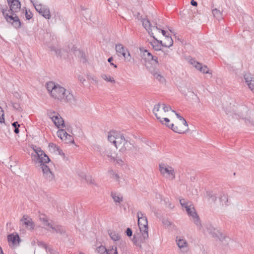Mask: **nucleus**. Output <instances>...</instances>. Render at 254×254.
<instances>
[{
    "mask_svg": "<svg viewBox=\"0 0 254 254\" xmlns=\"http://www.w3.org/2000/svg\"><path fill=\"white\" fill-rule=\"evenodd\" d=\"M57 135L59 137H60L62 140L63 139H64V137H69V140H71L72 139V136L70 134H68L64 129H59L57 131Z\"/></svg>",
    "mask_w": 254,
    "mask_h": 254,
    "instance_id": "nucleus-22",
    "label": "nucleus"
},
{
    "mask_svg": "<svg viewBox=\"0 0 254 254\" xmlns=\"http://www.w3.org/2000/svg\"><path fill=\"white\" fill-rule=\"evenodd\" d=\"M165 39L166 41L164 43V47L170 48L173 45V40L171 36H170V34H168L167 36H166Z\"/></svg>",
    "mask_w": 254,
    "mask_h": 254,
    "instance_id": "nucleus-29",
    "label": "nucleus"
},
{
    "mask_svg": "<svg viewBox=\"0 0 254 254\" xmlns=\"http://www.w3.org/2000/svg\"><path fill=\"white\" fill-rule=\"evenodd\" d=\"M55 150L57 151L60 155L63 156V157H65V154L59 146L56 147Z\"/></svg>",
    "mask_w": 254,
    "mask_h": 254,
    "instance_id": "nucleus-51",
    "label": "nucleus"
},
{
    "mask_svg": "<svg viewBox=\"0 0 254 254\" xmlns=\"http://www.w3.org/2000/svg\"><path fill=\"white\" fill-rule=\"evenodd\" d=\"M160 103H158L157 104H156L154 107V108H153V113L155 115V114H157L156 112H158L159 110V109L160 108Z\"/></svg>",
    "mask_w": 254,
    "mask_h": 254,
    "instance_id": "nucleus-46",
    "label": "nucleus"
},
{
    "mask_svg": "<svg viewBox=\"0 0 254 254\" xmlns=\"http://www.w3.org/2000/svg\"><path fill=\"white\" fill-rule=\"evenodd\" d=\"M207 196L209 199H211L213 201H215L217 199L216 196L212 192H207Z\"/></svg>",
    "mask_w": 254,
    "mask_h": 254,
    "instance_id": "nucleus-43",
    "label": "nucleus"
},
{
    "mask_svg": "<svg viewBox=\"0 0 254 254\" xmlns=\"http://www.w3.org/2000/svg\"><path fill=\"white\" fill-rule=\"evenodd\" d=\"M51 96L56 100L65 102H71L74 100V96L70 91L59 84H57Z\"/></svg>",
    "mask_w": 254,
    "mask_h": 254,
    "instance_id": "nucleus-2",
    "label": "nucleus"
},
{
    "mask_svg": "<svg viewBox=\"0 0 254 254\" xmlns=\"http://www.w3.org/2000/svg\"><path fill=\"white\" fill-rule=\"evenodd\" d=\"M109 235L111 239L114 241H118L121 238L119 234L115 231L109 232Z\"/></svg>",
    "mask_w": 254,
    "mask_h": 254,
    "instance_id": "nucleus-30",
    "label": "nucleus"
},
{
    "mask_svg": "<svg viewBox=\"0 0 254 254\" xmlns=\"http://www.w3.org/2000/svg\"><path fill=\"white\" fill-rule=\"evenodd\" d=\"M51 49L52 51H54L57 55L61 56V50L60 49H56L54 47H51Z\"/></svg>",
    "mask_w": 254,
    "mask_h": 254,
    "instance_id": "nucleus-52",
    "label": "nucleus"
},
{
    "mask_svg": "<svg viewBox=\"0 0 254 254\" xmlns=\"http://www.w3.org/2000/svg\"><path fill=\"white\" fill-rule=\"evenodd\" d=\"M51 229L53 230V232H55L60 234H64L65 232L63 227L60 225H57L55 226H53Z\"/></svg>",
    "mask_w": 254,
    "mask_h": 254,
    "instance_id": "nucleus-25",
    "label": "nucleus"
},
{
    "mask_svg": "<svg viewBox=\"0 0 254 254\" xmlns=\"http://www.w3.org/2000/svg\"><path fill=\"white\" fill-rule=\"evenodd\" d=\"M12 126L14 128V132L16 134H18L19 132V127L20 125L18 124L17 122H14L12 123Z\"/></svg>",
    "mask_w": 254,
    "mask_h": 254,
    "instance_id": "nucleus-40",
    "label": "nucleus"
},
{
    "mask_svg": "<svg viewBox=\"0 0 254 254\" xmlns=\"http://www.w3.org/2000/svg\"><path fill=\"white\" fill-rule=\"evenodd\" d=\"M52 121L55 126H57L58 128H59L60 126L63 127H65L64 120L58 113L56 115V116H55V117H54L52 120Z\"/></svg>",
    "mask_w": 254,
    "mask_h": 254,
    "instance_id": "nucleus-16",
    "label": "nucleus"
},
{
    "mask_svg": "<svg viewBox=\"0 0 254 254\" xmlns=\"http://www.w3.org/2000/svg\"><path fill=\"white\" fill-rule=\"evenodd\" d=\"M118 132L114 130L111 131L108 133V139L110 142H112L114 145L116 144V141L117 137L118 136Z\"/></svg>",
    "mask_w": 254,
    "mask_h": 254,
    "instance_id": "nucleus-20",
    "label": "nucleus"
},
{
    "mask_svg": "<svg viewBox=\"0 0 254 254\" xmlns=\"http://www.w3.org/2000/svg\"><path fill=\"white\" fill-rule=\"evenodd\" d=\"M190 4L194 6H196L197 5V2L194 0H191L190 1Z\"/></svg>",
    "mask_w": 254,
    "mask_h": 254,
    "instance_id": "nucleus-64",
    "label": "nucleus"
},
{
    "mask_svg": "<svg viewBox=\"0 0 254 254\" xmlns=\"http://www.w3.org/2000/svg\"><path fill=\"white\" fill-rule=\"evenodd\" d=\"M101 77L104 80L107 81V82H110L113 84L116 83L114 78L113 77L111 76L110 75H107L106 74H103L101 75Z\"/></svg>",
    "mask_w": 254,
    "mask_h": 254,
    "instance_id": "nucleus-31",
    "label": "nucleus"
},
{
    "mask_svg": "<svg viewBox=\"0 0 254 254\" xmlns=\"http://www.w3.org/2000/svg\"><path fill=\"white\" fill-rule=\"evenodd\" d=\"M32 148L35 154L32 156L33 160L35 162H50L49 157L45 154L44 151L39 147L32 145Z\"/></svg>",
    "mask_w": 254,
    "mask_h": 254,
    "instance_id": "nucleus-3",
    "label": "nucleus"
},
{
    "mask_svg": "<svg viewBox=\"0 0 254 254\" xmlns=\"http://www.w3.org/2000/svg\"><path fill=\"white\" fill-rule=\"evenodd\" d=\"M33 16V14L31 12L29 11L28 12L27 10H26L25 12V17L26 19L30 20Z\"/></svg>",
    "mask_w": 254,
    "mask_h": 254,
    "instance_id": "nucleus-50",
    "label": "nucleus"
},
{
    "mask_svg": "<svg viewBox=\"0 0 254 254\" xmlns=\"http://www.w3.org/2000/svg\"><path fill=\"white\" fill-rule=\"evenodd\" d=\"M199 62L195 61L193 59H191L190 61V63L194 66L195 67L196 65V64H198Z\"/></svg>",
    "mask_w": 254,
    "mask_h": 254,
    "instance_id": "nucleus-62",
    "label": "nucleus"
},
{
    "mask_svg": "<svg viewBox=\"0 0 254 254\" xmlns=\"http://www.w3.org/2000/svg\"><path fill=\"white\" fill-rule=\"evenodd\" d=\"M244 77L246 83L248 84L249 88L254 92V77L250 72L244 74Z\"/></svg>",
    "mask_w": 254,
    "mask_h": 254,
    "instance_id": "nucleus-11",
    "label": "nucleus"
},
{
    "mask_svg": "<svg viewBox=\"0 0 254 254\" xmlns=\"http://www.w3.org/2000/svg\"><path fill=\"white\" fill-rule=\"evenodd\" d=\"M39 219H40V221L43 223V224L45 222H46L48 220L46 215L44 214H40Z\"/></svg>",
    "mask_w": 254,
    "mask_h": 254,
    "instance_id": "nucleus-44",
    "label": "nucleus"
},
{
    "mask_svg": "<svg viewBox=\"0 0 254 254\" xmlns=\"http://www.w3.org/2000/svg\"><path fill=\"white\" fill-rule=\"evenodd\" d=\"M116 51L117 54L120 57H123L126 62H130L131 57L127 48L125 47L122 44H118L116 45Z\"/></svg>",
    "mask_w": 254,
    "mask_h": 254,
    "instance_id": "nucleus-6",
    "label": "nucleus"
},
{
    "mask_svg": "<svg viewBox=\"0 0 254 254\" xmlns=\"http://www.w3.org/2000/svg\"><path fill=\"white\" fill-rule=\"evenodd\" d=\"M172 111L174 113H175V115H176L177 117L181 121H183L185 119L182 117L179 114L176 112L175 110H172Z\"/></svg>",
    "mask_w": 254,
    "mask_h": 254,
    "instance_id": "nucleus-57",
    "label": "nucleus"
},
{
    "mask_svg": "<svg viewBox=\"0 0 254 254\" xmlns=\"http://www.w3.org/2000/svg\"><path fill=\"white\" fill-rule=\"evenodd\" d=\"M200 71L203 73H208L212 74V71L209 69L208 66L206 65L202 66Z\"/></svg>",
    "mask_w": 254,
    "mask_h": 254,
    "instance_id": "nucleus-41",
    "label": "nucleus"
},
{
    "mask_svg": "<svg viewBox=\"0 0 254 254\" xmlns=\"http://www.w3.org/2000/svg\"><path fill=\"white\" fill-rule=\"evenodd\" d=\"M97 250L99 253L101 252V254L106 253L107 249L104 246H100L98 248Z\"/></svg>",
    "mask_w": 254,
    "mask_h": 254,
    "instance_id": "nucleus-48",
    "label": "nucleus"
},
{
    "mask_svg": "<svg viewBox=\"0 0 254 254\" xmlns=\"http://www.w3.org/2000/svg\"><path fill=\"white\" fill-rule=\"evenodd\" d=\"M143 56L145 57L146 61H148V62H150L151 59L153 58V55L151 53H150L148 50H144L143 53Z\"/></svg>",
    "mask_w": 254,
    "mask_h": 254,
    "instance_id": "nucleus-33",
    "label": "nucleus"
},
{
    "mask_svg": "<svg viewBox=\"0 0 254 254\" xmlns=\"http://www.w3.org/2000/svg\"><path fill=\"white\" fill-rule=\"evenodd\" d=\"M218 198L222 206H227L230 204L228 196L224 191H221L219 192Z\"/></svg>",
    "mask_w": 254,
    "mask_h": 254,
    "instance_id": "nucleus-12",
    "label": "nucleus"
},
{
    "mask_svg": "<svg viewBox=\"0 0 254 254\" xmlns=\"http://www.w3.org/2000/svg\"><path fill=\"white\" fill-rule=\"evenodd\" d=\"M148 237V231H140V233L133 236L132 241L134 245L141 248L142 244L145 243Z\"/></svg>",
    "mask_w": 254,
    "mask_h": 254,
    "instance_id": "nucleus-5",
    "label": "nucleus"
},
{
    "mask_svg": "<svg viewBox=\"0 0 254 254\" xmlns=\"http://www.w3.org/2000/svg\"><path fill=\"white\" fill-rule=\"evenodd\" d=\"M116 142L115 146L117 148H118L122 144L123 142L127 143V139H126L123 134H121L118 132Z\"/></svg>",
    "mask_w": 254,
    "mask_h": 254,
    "instance_id": "nucleus-19",
    "label": "nucleus"
},
{
    "mask_svg": "<svg viewBox=\"0 0 254 254\" xmlns=\"http://www.w3.org/2000/svg\"><path fill=\"white\" fill-rule=\"evenodd\" d=\"M155 117L157 119L159 120V121L162 124L165 125L167 127L168 126H170L171 124H170V121L167 118H161V117H159L157 114H155Z\"/></svg>",
    "mask_w": 254,
    "mask_h": 254,
    "instance_id": "nucleus-28",
    "label": "nucleus"
},
{
    "mask_svg": "<svg viewBox=\"0 0 254 254\" xmlns=\"http://www.w3.org/2000/svg\"><path fill=\"white\" fill-rule=\"evenodd\" d=\"M21 221L23 222V224L30 230H33L35 227V224L33 222L32 219L28 217L27 215H24L21 219Z\"/></svg>",
    "mask_w": 254,
    "mask_h": 254,
    "instance_id": "nucleus-13",
    "label": "nucleus"
},
{
    "mask_svg": "<svg viewBox=\"0 0 254 254\" xmlns=\"http://www.w3.org/2000/svg\"><path fill=\"white\" fill-rule=\"evenodd\" d=\"M187 214L193 219L194 223L197 226H200L201 223L198 215L193 206H190L186 209Z\"/></svg>",
    "mask_w": 254,
    "mask_h": 254,
    "instance_id": "nucleus-10",
    "label": "nucleus"
},
{
    "mask_svg": "<svg viewBox=\"0 0 254 254\" xmlns=\"http://www.w3.org/2000/svg\"><path fill=\"white\" fill-rule=\"evenodd\" d=\"M10 104L14 110L18 112H21L22 111L20 104L19 103L11 101Z\"/></svg>",
    "mask_w": 254,
    "mask_h": 254,
    "instance_id": "nucleus-38",
    "label": "nucleus"
},
{
    "mask_svg": "<svg viewBox=\"0 0 254 254\" xmlns=\"http://www.w3.org/2000/svg\"><path fill=\"white\" fill-rule=\"evenodd\" d=\"M115 161L116 163L120 166H123L124 164V161L119 157H115Z\"/></svg>",
    "mask_w": 254,
    "mask_h": 254,
    "instance_id": "nucleus-47",
    "label": "nucleus"
},
{
    "mask_svg": "<svg viewBox=\"0 0 254 254\" xmlns=\"http://www.w3.org/2000/svg\"><path fill=\"white\" fill-rule=\"evenodd\" d=\"M108 173L112 179H114L117 181H119L120 177L118 174L116 173L113 170H109Z\"/></svg>",
    "mask_w": 254,
    "mask_h": 254,
    "instance_id": "nucleus-37",
    "label": "nucleus"
},
{
    "mask_svg": "<svg viewBox=\"0 0 254 254\" xmlns=\"http://www.w3.org/2000/svg\"><path fill=\"white\" fill-rule=\"evenodd\" d=\"M156 28L157 29V30H160L161 32V33L162 34V35L166 38V36H167L168 34H169L168 33H167V32L164 30H162V29H160L159 28H158L157 26H156Z\"/></svg>",
    "mask_w": 254,
    "mask_h": 254,
    "instance_id": "nucleus-59",
    "label": "nucleus"
},
{
    "mask_svg": "<svg viewBox=\"0 0 254 254\" xmlns=\"http://www.w3.org/2000/svg\"><path fill=\"white\" fill-rule=\"evenodd\" d=\"M7 240L8 242H11L13 245H16L17 243H19L20 241L19 235L18 234L14 235V234L8 235Z\"/></svg>",
    "mask_w": 254,
    "mask_h": 254,
    "instance_id": "nucleus-18",
    "label": "nucleus"
},
{
    "mask_svg": "<svg viewBox=\"0 0 254 254\" xmlns=\"http://www.w3.org/2000/svg\"><path fill=\"white\" fill-rule=\"evenodd\" d=\"M142 23L144 28L148 31L149 35H151V23L147 18H143L142 19Z\"/></svg>",
    "mask_w": 254,
    "mask_h": 254,
    "instance_id": "nucleus-21",
    "label": "nucleus"
},
{
    "mask_svg": "<svg viewBox=\"0 0 254 254\" xmlns=\"http://www.w3.org/2000/svg\"><path fill=\"white\" fill-rule=\"evenodd\" d=\"M202 66V64L198 63V64H196V66H195V68L197 69L198 70H200L201 67Z\"/></svg>",
    "mask_w": 254,
    "mask_h": 254,
    "instance_id": "nucleus-61",
    "label": "nucleus"
},
{
    "mask_svg": "<svg viewBox=\"0 0 254 254\" xmlns=\"http://www.w3.org/2000/svg\"><path fill=\"white\" fill-rule=\"evenodd\" d=\"M43 225L50 228H51L53 226V225L49 222V220H48L46 222L44 223Z\"/></svg>",
    "mask_w": 254,
    "mask_h": 254,
    "instance_id": "nucleus-60",
    "label": "nucleus"
},
{
    "mask_svg": "<svg viewBox=\"0 0 254 254\" xmlns=\"http://www.w3.org/2000/svg\"><path fill=\"white\" fill-rule=\"evenodd\" d=\"M168 127L171 129L174 132L179 134L185 133L188 129V128H183L181 126H175L172 123L170 126H168Z\"/></svg>",
    "mask_w": 254,
    "mask_h": 254,
    "instance_id": "nucleus-17",
    "label": "nucleus"
},
{
    "mask_svg": "<svg viewBox=\"0 0 254 254\" xmlns=\"http://www.w3.org/2000/svg\"><path fill=\"white\" fill-rule=\"evenodd\" d=\"M10 9L9 11L11 15H9L6 13L7 7L2 8L1 12L4 18L8 23H10L15 29H18L21 26V22L19 17L15 14L20 9L21 4L19 0H7Z\"/></svg>",
    "mask_w": 254,
    "mask_h": 254,
    "instance_id": "nucleus-1",
    "label": "nucleus"
},
{
    "mask_svg": "<svg viewBox=\"0 0 254 254\" xmlns=\"http://www.w3.org/2000/svg\"><path fill=\"white\" fill-rule=\"evenodd\" d=\"M154 78L156 79L160 82H163L165 80L163 76L158 73H154L153 74Z\"/></svg>",
    "mask_w": 254,
    "mask_h": 254,
    "instance_id": "nucleus-39",
    "label": "nucleus"
},
{
    "mask_svg": "<svg viewBox=\"0 0 254 254\" xmlns=\"http://www.w3.org/2000/svg\"><path fill=\"white\" fill-rule=\"evenodd\" d=\"M100 155L102 157H105V155H106L108 158H111L112 161H113L114 162H115V157H113L110 154H106V152L105 151L100 150Z\"/></svg>",
    "mask_w": 254,
    "mask_h": 254,
    "instance_id": "nucleus-42",
    "label": "nucleus"
},
{
    "mask_svg": "<svg viewBox=\"0 0 254 254\" xmlns=\"http://www.w3.org/2000/svg\"><path fill=\"white\" fill-rule=\"evenodd\" d=\"M150 63H151L152 64H159V62L158 61L157 57L153 56V58L151 59V62Z\"/></svg>",
    "mask_w": 254,
    "mask_h": 254,
    "instance_id": "nucleus-49",
    "label": "nucleus"
},
{
    "mask_svg": "<svg viewBox=\"0 0 254 254\" xmlns=\"http://www.w3.org/2000/svg\"><path fill=\"white\" fill-rule=\"evenodd\" d=\"M126 233L128 237H130L132 235V230L129 228H127V229Z\"/></svg>",
    "mask_w": 254,
    "mask_h": 254,
    "instance_id": "nucleus-55",
    "label": "nucleus"
},
{
    "mask_svg": "<svg viewBox=\"0 0 254 254\" xmlns=\"http://www.w3.org/2000/svg\"><path fill=\"white\" fill-rule=\"evenodd\" d=\"M57 84L53 81H50L46 83V88L48 92L52 95L53 91L56 88Z\"/></svg>",
    "mask_w": 254,
    "mask_h": 254,
    "instance_id": "nucleus-27",
    "label": "nucleus"
},
{
    "mask_svg": "<svg viewBox=\"0 0 254 254\" xmlns=\"http://www.w3.org/2000/svg\"><path fill=\"white\" fill-rule=\"evenodd\" d=\"M212 12L214 17H215L216 19H219L221 18L222 13L219 9L217 8H214L212 9Z\"/></svg>",
    "mask_w": 254,
    "mask_h": 254,
    "instance_id": "nucleus-36",
    "label": "nucleus"
},
{
    "mask_svg": "<svg viewBox=\"0 0 254 254\" xmlns=\"http://www.w3.org/2000/svg\"><path fill=\"white\" fill-rule=\"evenodd\" d=\"M163 109L165 112H168L169 110H172L171 106H168L165 104H163Z\"/></svg>",
    "mask_w": 254,
    "mask_h": 254,
    "instance_id": "nucleus-53",
    "label": "nucleus"
},
{
    "mask_svg": "<svg viewBox=\"0 0 254 254\" xmlns=\"http://www.w3.org/2000/svg\"><path fill=\"white\" fill-rule=\"evenodd\" d=\"M35 8L40 14H41L43 17L47 19L51 18V16L49 8L41 4H36L35 5Z\"/></svg>",
    "mask_w": 254,
    "mask_h": 254,
    "instance_id": "nucleus-9",
    "label": "nucleus"
},
{
    "mask_svg": "<svg viewBox=\"0 0 254 254\" xmlns=\"http://www.w3.org/2000/svg\"><path fill=\"white\" fill-rule=\"evenodd\" d=\"M111 195L114 201L116 203H120L123 200V196L120 194H118L116 192L112 191Z\"/></svg>",
    "mask_w": 254,
    "mask_h": 254,
    "instance_id": "nucleus-23",
    "label": "nucleus"
},
{
    "mask_svg": "<svg viewBox=\"0 0 254 254\" xmlns=\"http://www.w3.org/2000/svg\"><path fill=\"white\" fill-rule=\"evenodd\" d=\"M153 40L150 42L151 45L152 46L153 49L155 51L161 50V47H164V43L161 40H159L153 36Z\"/></svg>",
    "mask_w": 254,
    "mask_h": 254,
    "instance_id": "nucleus-14",
    "label": "nucleus"
},
{
    "mask_svg": "<svg viewBox=\"0 0 254 254\" xmlns=\"http://www.w3.org/2000/svg\"><path fill=\"white\" fill-rule=\"evenodd\" d=\"M2 112V108L0 107V123H2L4 121V119L3 117V114L2 113L1 115V112Z\"/></svg>",
    "mask_w": 254,
    "mask_h": 254,
    "instance_id": "nucleus-58",
    "label": "nucleus"
},
{
    "mask_svg": "<svg viewBox=\"0 0 254 254\" xmlns=\"http://www.w3.org/2000/svg\"><path fill=\"white\" fill-rule=\"evenodd\" d=\"M137 218L139 230L148 231V221L146 215L141 211L138 212Z\"/></svg>",
    "mask_w": 254,
    "mask_h": 254,
    "instance_id": "nucleus-7",
    "label": "nucleus"
},
{
    "mask_svg": "<svg viewBox=\"0 0 254 254\" xmlns=\"http://www.w3.org/2000/svg\"><path fill=\"white\" fill-rule=\"evenodd\" d=\"M106 253L107 254H118L117 248L116 246H113L107 249Z\"/></svg>",
    "mask_w": 254,
    "mask_h": 254,
    "instance_id": "nucleus-32",
    "label": "nucleus"
},
{
    "mask_svg": "<svg viewBox=\"0 0 254 254\" xmlns=\"http://www.w3.org/2000/svg\"><path fill=\"white\" fill-rule=\"evenodd\" d=\"M176 241L178 247L180 249H183L188 247V242L183 237L177 236Z\"/></svg>",
    "mask_w": 254,
    "mask_h": 254,
    "instance_id": "nucleus-15",
    "label": "nucleus"
},
{
    "mask_svg": "<svg viewBox=\"0 0 254 254\" xmlns=\"http://www.w3.org/2000/svg\"><path fill=\"white\" fill-rule=\"evenodd\" d=\"M163 223H164V225H166L167 226H170L172 224V223L167 220L164 221Z\"/></svg>",
    "mask_w": 254,
    "mask_h": 254,
    "instance_id": "nucleus-63",
    "label": "nucleus"
},
{
    "mask_svg": "<svg viewBox=\"0 0 254 254\" xmlns=\"http://www.w3.org/2000/svg\"><path fill=\"white\" fill-rule=\"evenodd\" d=\"M127 143H125L123 142L122 144L121 145V147L119 149V151L122 153L125 152L128 148H130L131 146H133L129 141L127 140Z\"/></svg>",
    "mask_w": 254,
    "mask_h": 254,
    "instance_id": "nucleus-24",
    "label": "nucleus"
},
{
    "mask_svg": "<svg viewBox=\"0 0 254 254\" xmlns=\"http://www.w3.org/2000/svg\"><path fill=\"white\" fill-rule=\"evenodd\" d=\"M58 114V113L55 112V111H48V116L52 120L54 117L56 116V115Z\"/></svg>",
    "mask_w": 254,
    "mask_h": 254,
    "instance_id": "nucleus-45",
    "label": "nucleus"
},
{
    "mask_svg": "<svg viewBox=\"0 0 254 254\" xmlns=\"http://www.w3.org/2000/svg\"><path fill=\"white\" fill-rule=\"evenodd\" d=\"M207 232L214 237H219L218 235L215 233V229L211 225L207 227Z\"/></svg>",
    "mask_w": 254,
    "mask_h": 254,
    "instance_id": "nucleus-34",
    "label": "nucleus"
},
{
    "mask_svg": "<svg viewBox=\"0 0 254 254\" xmlns=\"http://www.w3.org/2000/svg\"><path fill=\"white\" fill-rule=\"evenodd\" d=\"M113 60V58L112 57H110L108 59V62L109 63H110V64L112 66H113L115 68H117V65L115 64H114V63H112V61Z\"/></svg>",
    "mask_w": 254,
    "mask_h": 254,
    "instance_id": "nucleus-56",
    "label": "nucleus"
},
{
    "mask_svg": "<svg viewBox=\"0 0 254 254\" xmlns=\"http://www.w3.org/2000/svg\"><path fill=\"white\" fill-rule=\"evenodd\" d=\"M49 162H39L40 163V166L42 169V171L43 173V175L44 177L48 179L49 181H52L54 179V175L51 172L49 166H48L46 164L49 163Z\"/></svg>",
    "mask_w": 254,
    "mask_h": 254,
    "instance_id": "nucleus-8",
    "label": "nucleus"
},
{
    "mask_svg": "<svg viewBox=\"0 0 254 254\" xmlns=\"http://www.w3.org/2000/svg\"><path fill=\"white\" fill-rule=\"evenodd\" d=\"M180 203L181 206L185 209L192 206L191 204H189V203H190L189 201L186 200L183 198L180 199Z\"/></svg>",
    "mask_w": 254,
    "mask_h": 254,
    "instance_id": "nucleus-35",
    "label": "nucleus"
},
{
    "mask_svg": "<svg viewBox=\"0 0 254 254\" xmlns=\"http://www.w3.org/2000/svg\"><path fill=\"white\" fill-rule=\"evenodd\" d=\"M80 177L81 178H84L87 183L95 186L97 185L95 183L94 180L92 178L91 176L86 175L82 173L81 175H80Z\"/></svg>",
    "mask_w": 254,
    "mask_h": 254,
    "instance_id": "nucleus-26",
    "label": "nucleus"
},
{
    "mask_svg": "<svg viewBox=\"0 0 254 254\" xmlns=\"http://www.w3.org/2000/svg\"><path fill=\"white\" fill-rule=\"evenodd\" d=\"M63 141H64L66 143L74 142V140L72 136L71 140H69V137L66 136L64 137V139H63Z\"/></svg>",
    "mask_w": 254,
    "mask_h": 254,
    "instance_id": "nucleus-54",
    "label": "nucleus"
},
{
    "mask_svg": "<svg viewBox=\"0 0 254 254\" xmlns=\"http://www.w3.org/2000/svg\"><path fill=\"white\" fill-rule=\"evenodd\" d=\"M159 171L161 175L170 180H174L176 178L175 172L174 168L168 165L161 163L159 165Z\"/></svg>",
    "mask_w": 254,
    "mask_h": 254,
    "instance_id": "nucleus-4",
    "label": "nucleus"
}]
</instances>
